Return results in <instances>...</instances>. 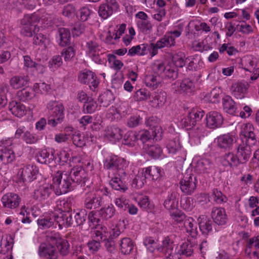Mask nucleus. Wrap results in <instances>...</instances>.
Instances as JSON below:
<instances>
[{
    "label": "nucleus",
    "mask_w": 259,
    "mask_h": 259,
    "mask_svg": "<svg viewBox=\"0 0 259 259\" xmlns=\"http://www.w3.org/2000/svg\"><path fill=\"white\" fill-rule=\"evenodd\" d=\"M193 49L197 52H203L212 49L211 46L207 43L206 39L195 40L192 44Z\"/></svg>",
    "instance_id": "nucleus-57"
},
{
    "label": "nucleus",
    "mask_w": 259,
    "mask_h": 259,
    "mask_svg": "<svg viewBox=\"0 0 259 259\" xmlns=\"http://www.w3.org/2000/svg\"><path fill=\"white\" fill-rule=\"evenodd\" d=\"M52 192V186L44 184L39 186L34 192V197L39 201L47 199Z\"/></svg>",
    "instance_id": "nucleus-36"
},
{
    "label": "nucleus",
    "mask_w": 259,
    "mask_h": 259,
    "mask_svg": "<svg viewBox=\"0 0 259 259\" xmlns=\"http://www.w3.org/2000/svg\"><path fill=\"white\" fill-rule=\"evenodd\" d=\"M84 205L88 209L97 208L100 204V201L94 194H90L86 197L84 200Z\"/></svg>",
    "instance_id": "nucleus-59"
},
{
    "label": "nucleus",
    "mask_w": 259,
    "mask_h": 259,
    "mask_svg": "<svg viewBox=\"0 0 259 259\" xmlns=\"http://www.w3.org/2000/svg\"><path fill=\"white\" fill-rule=\"evenodd\" d=\"M120 250L123 254H130L134 247L132 240L128 237L123 238L120 241Z\"/></svg>",
    "instance_id": "nucleus-54"
},
{
    "label": "nucleus",
    "mask_w": 259,
    "mask_h": 259,
    "mask_svg": "<svg viewBox=\"0 0 259 259\" xmlns=\"http://www.w3.org/2000/svg\"><path fill=\"white\" fill-rule=\"evenodd\" d=\"M137 137L138 142L140 143V150H141L148 145L147 142L152 138V135L149 131L144 130L137 133Z\"/></svg>",
    "instance_id": "nucleus-52"
},
{
    "label": "nucleus",
    "mask_w": 259,
    "mask_h": 259,
    "mask_svg": "<svg viewBox=\"0 0 259 259\" xmlns=\"http://www.w3.org/2000/svg\"><path fill=\"white\" fill-rule=\"evenodd\" d=\"M188 131L189 143L192 146H195L200 143L201 138L205 135V128L201 124L192 125L187 128Z\"/></svg>",
    "instance_id": "nucleus-14"
},
{
    "label": "nucleus",
    "mask_w": 259,
    "mask_h": 259,
    "mask_svg": "<svg viewBox=\"0 0 259 259\" xmlns=\"http://www.w3.org/2000/svg\"><path fill=\"white\" fill-rule=\"evenodd\" d=\"M151 94L150 92L147 89L142 88L135 92L133 98L136 101H146L147 100H149Z\"/></svg>",
    "instance_id": "nucleus-61"
},
{
    "label": "nucleus",
    "mask_w": 259,
    "mask_h": 259,
    "mask_svg": "<svg viewBox=\"0 0 259 259\" xmlns=\"http://www.w3.org/2000/svg\"><path fill=\"white\" fill-rule=\"evenodd\" d=\"M180 137L179 133H171L168 136V139L165 143L168 154L178 161L185 160L187 155L186 151L183 148L180 142Z\"/></svg>",
    "instance_id": "nucleus-3"
},
{
    "label": "nucleus",
    "mask_w": 259,
    "mask_h": 259,
    "mask_svg": "<svg viewBox=\"0 0 259 259\" xmlns=\"http://www.w3.org/2000/svg\"><path fill=\"white\" fill-rule=\"evenodd\" d=\"M184 226L186 231L192 237L196 236L198 234L196 223L191 217H188L184 220Z\"/></svg>",
    "instance_id": "nucleus-51"
},
{
    "label": "nucleus",
    "mask_w": 259,
    "mask_h": 259,
    "mask_svg": "<svg viewBox=\"0 0 259 259\" xmlns=\"http://www.w3.org/2000/svg\"><path fill=\"white\" fill-rule=\"evenodd\" d=\"M223 91L221 88H214L210 93L206 94L204 100L205 101L212 103H219L221 99V95L222 94Z\"/></svg>",
    "instance_id": "nucleus-50"
},
{
    "label": "nucleus",
    "mask_w": 259,
    "mask_h": 259,
    "mask_svg": "<svg viewBox=\"0 0 259 259\" xmlns=\"http://www.w3.org/2000/svg\"><path fill=\"white\" fill-rule=\"evenodd\" d=\"M204 114L205 112L202 109L193 108L189 112L187 116L182 120V122L186 128L199 124V122Z\"/></svg>",
    "instance_id": "nucleus-13"
},
{
    "label": "nucleus",
    "mask_w": 259,
    "mask_h": 259,
    "mask_svg": "<svg viewBox=\"0 0 259 259\" xmlns=\"http://www.w3.org/2000/svg\"><path fill=\"white\" fill-rule=\"evenodd\" d=\"M218 146L221 148H230L233 143V139L229 134H225L217 139Z\"/></svg>",
    "instance_id": "nucleus-58"
},
{
    "label": "nucleus",
    "mask_w": 259,
    "mask_h": 259,
    "mask_svg": "<svg viewBox=\"0 0 259 259\" xmlns=\"http://www.w3.org/2000/svg\"><path fill=\"white\" fill-rule=\"evenodd\" d=\"M115 211L116 210L114 206L110 204L102 207L98 211V213L102 219L107 221L111 219L115 215Z\"/></svg>",
    "instance_id": "nucleus-55"
},
{
    "label": "nucleus",
    "mask_w": 259,
    "mask_h": 259,
    "mask_svg": "<svg viewBox=\"0 0 259 259\" xmlns=\"http://www.w3.org/2000/svg\"><path fill=\"white\" fill-rule=\"evenodd\" d=\"M162 169L156 166H150L143 168L141 171L142 177L144 178H159L162 177Z\"/></svg>",
    "instance_id": "nucleus-47"
},
{
    "label": "nucleus",
    "mask_w": 259,
    "mask_h": 259,
    "mask_svg": "<svg viewBox=\"0 0 259 259\" xmlns=\"http://www.w3.org/2000/svg\"><path fill=\"white\" fill-rule=\"evenodd\" d=\"M221 162L226 167H234L241 163L237 155L232 152L225 154L221 158Z\"/></svg>",
    "instance_id": "nucleus-34"
},
{
    "label": "nucleus",
    "mask_w": 259,
    "mask_h": 259,
    "mask_svg": "<svg viewBox=\"0 0 259 259\" xmlns=\"http://www.w3.org/2000/svg\"><path fill=\"white\" fill-rule=\"evenodd\" d=\"M0 245V252L6 253L12 248V238L10 236H6L4 238L2 237V241Z\"/></svg>",
    "instance_id": "nucleus-63"
},
{
    "label": "nucleus",
    "mask_w": 259,
    "mask_h": 259,
    "mask_svg": "<svg viewBox=\"0 0 259 259\" xmlns=\"http://www.w3.org/2000/svg\"><path fill=\"white\" fill-rule=\"evenodd\" d=\"M94 137L91 134L86 133H81L79 132H75L72 136L73 143L77 147H82L86 144H90L93 142Z\"/></svg>",
    "instance_id": "nucleus-27"
},
{
    "label": "nucleus",
    "mask_w": 259,
    "mask_h": 259,
    "mask_svg": "<svg viewBox=\"0 0 259 259\" xmlns=\"http://www.w3.org/2000/svg\"><path fill=\"white\" fill-rule=\"evenodd\" d=\"M38 168L34 165H28L17 170V178H37L41 177Z\"/></svg>",
    "instance_id": "nucleus-20"
},
{
    "label": "nucleus",
    "mask_w": 259,
    "mask_h": 259,
    "mask_svg": "<svg viewBox=\"0 0 259 259\" xmlns=\"http://www.w3.org/2000/svg\"><path fill=\"white\" fill-rule=\"evenodd\" d=\"M119 5L116 0H106V3L102 4L98 9L99 16L105 20L118 11Z\"/></svg>",
    "instance_id": "nucleus-12"
},
{
    "label": "nucleus",
    "mask_w": 259,
    "mask_h": 259,
    "mask_svg": "<svg viewBox=\"0 0 259 259\" xmlns=\"http://www.w3.org/2000/svg\"><path fill=\"white\" fill-rule=\"evenodd\" d=\"M196 246L197 243L195 242H191L187 240L180 244L178 248L181 256L184 255L186 257H189L193 255L194 248Z\"/></svg>",
    "instance_id": "nucleus-35"
},
{
    "label": "nucleus",
    "mask_w": 259,
    "mask_h": 259,
    "mask_svg": "<svg viewBox=\"0 0 259 259\" xmlns=\"http://www.w3.org/2000/svg\"><path fill=\"white\" fill-rule=\"evenodd\" d=\"M123 143L130 147H134L137 152L140 151V143L138 142L136 132H127L124 135Z\"/></svg>",
    "instance_id": "nucleus-38"
},
{
    "label": "nucleus",
    "mask_w": 259,
    "mask_h": 259,
    "mask_svg": "<svg viewBox=\"0 0 259 259\" xmlns=\"http://www.w3.org/2000/svg\"><path fill=\"white\" fill-rule=\"evenodd\" d=\"M47 108L50 117H52L48 119V123L55 127L61 123L64 118V106L61 103L56 101H51L47 104Z\"/></svg>",
    "instance_id": "nucleus-4"
},
{
    "label": "nucleus",
    "mask_w": 259,
    "mask_h": 259,
    "mask_svg": "<svg viewBox=\"0 0 259 259\" xmlns=\"http://www.w3.org/2000/svg\"><path fill=\"white\" fill-rule=\"evenodd\" d=\"M29 80L27 76L15 75L11 78L9 83L12 88L18 90L26 87Z\"/></svg>",
    "instance_id": "nucleus-39"
},
{
    "label": "nucleus",
    "mask_w": 259,
    "mask_h": 259,
    "mask_svg": "<svg viewBox=\"0 0 259 259\" xmlns=\"http://www.w3.org/2000/svg\"><path fill=\"white\" fill-rule=\"evenodd\" d=\"M108 234L107 228L105 226H100L92 232V239L99 240L100 242L105 240Z\"/></svg>",
    "instance_id": "nucleus-60"
},
{
    "label": "nucleus",
    "mask_w": 259,
    "mask_h": 259,
    "mask_svg": "<svg viewBox=\"0 0 259 259\" xmlns=\"http://www.w3.org/2000/svg\"><path fill=\"white\" fill-rule=\"evenodd\" d=\"M143 150L144 152L155 159L162 158L163 156L162 150L158 145H149L148 144Z\"/></svg>",
    "instance_id": "nucleus-49"
},
{
    "label": "nucleus",
    "mask_w": 259,
    "mask_h": 259,
    "mask_svg": "<svg viewBox=\"0 0 259 259\" xmlns=\"http://www.w3.org/2000/svg\"><path fill=\"white\" fill-rule=\"evenodd\" d=\"M48 240L55 244L58 251L62 256L67 255L70 251V245L68 241L62 238L59 233H52L47 236Z\"/></svg>",
    "instance_id": "nucleus-9"
},
{
    "label": "nucleus",
    "mask_w": 259,
    "mask_h": 259,
    "mask_svg": "<svg viewBox=\"0 0 259 259\" xmlns=\"http://www.w3.org/2000/svg\"><path fill=\"white\" fill-rule=\"evenodd\" d=\"M115 97L113 93L111 91L107 90L99 96L98 101L101 106L106 107L112 103Z\"/></svg>",
    "instance_id": "nucleus-56"
},
{
    "label": "nucleus",
    "mask_w": 259,
    "mask_h": 259,
    "mask_svg": "<svg viewBox=\"0 0 259 259\" xmlns=\"http://www.w3.org/2000/svg\"><path fill=\"white\" fill-rule=\"evenodd\" d=\"M200 230L203 234H208L212 231L211 221L205 215H201L197 219Z\"/></svg>",
    "instance_id": "nucleus-44"
},
{
    "label": "nucleus",
    "mask_w": 259,
    "mask_h": 259,
    "mask_svg": "<svg viewBox=\"0 0 259 259\" xmlns=\"http://www.w3.org/2000/svg\"><path fill=\"white\" fill-rule=\"evenodd\" d=\"M223 107L224 111L232 115H237L239 111L237 105L230 96L227 95L223 98L222 99Z\"/></svg>",
    "instance_id": "nucleus-32"
},
{
    "label": "nucleus",
    "mask_w": 259,
    "mask_h": 259,
    "mask_svg": "<svg viewBox=\"0 0 259 259\" xmlns=\"http://www.w3.org/2000/svg\"><path fill=\"white\" fill-rule=\"evenodd\" d=\"M230 92L233 96L238 99L244 98L247 93V85L240 82L233 83L231 88Z\"/></svg>",
    "instance_id": "nucleus-31"
},
{
    "label": "nucleus",
    "mask_w": 259,
    "mask_h": 259,
    "mask_svg": "<svg viewBox=\"0 0 259 259\" xmlns=\"http://www.w3.org/2000/svg\"><path fill=\"white\" fill-rule=\"evenodd\" d=\"M166 100V93L162 90H158L151 94L148 104L152 108L160 109L164 106Z\"/></svg>",
    "instance_id": "nucleus-16"
},
{
    "label": "nucleus",
    "mask_w": 259,
    "mask_h": 259,
    "mask_svg": "<svg viewBox=\"0 0 259 259\" xmlns=\"http://www.w3.org/2000/svg\"><path fill=\"white\" fill-rule=\"evenodd\" d=\"M162 79L159 72L154 71L151 68V71L147 72L143 78V83L146 87L151 90H155L162 83Z\"/></svg>",
    "instance_id": "nucleus-15"
},
{
    "label": "nucleus",
    "mask_w": 259,
    "mask_h": 259,
    "mask_svg": "<svg viewBox=\"0 0 259 259\" xmlns=\"http://www.w3.org/2000/svg\"><path fill=\"white\" fill-rule=\"evenodd\" d=\"M57 41L61 47H65L69 45L70 39V32L65 28H60L56 36Z\"/></svg>",
    "instance_id": "nucleus-46"
},
{
    "label": "nucleus",
    "mask_w": 259,
    "mask_h": 259,
    "mask_svg": "<svg viewBox=\"0 0 259 259\" xmlns=\"http://www.w3.org/2000/svg\"><path fill=\"white\" fill-rule=\"evenodd\" d=\"M55 223V213L51 212L44 214L37 220V224L42 229H46L53 227Z\"/></svg>",
    "instance_id": "nucleus-33"
},
{
    "label": "nucleus",
    "mask_w": 259,
    "mask_h": 259,
    "mask_svg": "<svg viewBox=\"0 0 259 259\" xmlns=\"http://www.w3.org/2000/svg\"><path fill=\"white\" fill-rule=\"evenodd\" d=\"M17 98L21 101L26 102L32 99L35 96L30 90L23 89L17 93Z\"/></svg>",
    "instance_id": "nucleus-64"
},
{
    "label": "nucleus",
    "mask_w": 259,
    "mask_h": 259,
    "mask_svg": "<svg viewBox=\"0 0 259 259\" xmlns=\"http://www.w3.org/2000/svg\"><path fill=\"white\" fill-rule=\"evenodd\" d=\"M136 24L140 31L145 35H149L152 32L153 25L147 14L143 11L138 12L135 15Z\"/></svg>",
    "instance_id": "nucleus-10"
},
{
    "label": "nucleus",
    "mask_w": 259,
    "mask_h": 259,
    "mask_svg": "<svg viewBox=\"0 0 259 259\" xmlns=\"http://www.w3.org/2000/svg\"><path fill=\"white\" fill-rule=\"evenodd\" d=\"M210 215L213 222L217 225L223 226L227 224L228 217L224 208L213 207L211 209Z\"/></svg>",
    "instance_id": "nucleus-22"
},
{
    "label": "nucleus",
    "mask_w": 259,
    "mask_h": 259,
    "mask_svg": "<svg viewBox=\"0 0 259 259\" xmlns=\"http://www.w3.org/2000/svg\"><path fill=\"white\" fill-rule=\"evenodd\" d=\"M1 200L4 207L13 209L19 206L21 198L16 194L8 193L2 197Z\"/></svg>",
    "instance_id": "nucleus-28"
},
{
    "label": "nucleus",
    "mask_w": 259,
    "mask_h": 259,
    "mask_svg": "<svg viewBox=\"0 0 259 259\" xmlns=\"http://www.w3.org/2000/svg\"><path fill=\"white\" fill-rule=\"evenodd\" d=\"M212 164L207 158L195 156L189 167L186 169L185 178H196L202 173L207 172L212 167Z\"/></svg>",
    "instance_id": "nucleus-2"
},
{
    "label": "nucleus",
    "mask_w": 259,
    "mask_h": 259,
    "mask_svg": "<svg viewBox=\"0 0 259 259\" xmlns=\"http://www.w3.org/2000/svg\"><path fill=\"white\" fill-rule=\"evenodd\" d=\"M104 137L112 143H115L121 139L122 134L121 130L116 126L108 127L105 131Z\"/></svg>",
    "instance_id": "nucleus-37"
},
{
    "label": "nucleus",
    "mask_w": 259,
    "mask_h": 259,
    "mask_svg": "<svg viewBox=\"0 0 259 259\" xmlns=\"http://www.w3.org/2000/svg\"><path fill=\"white\" fill-rule=\"evenodd\" d=\"M43 17H45V16L40 14L39 12L25 15L21 21L22 25L21 33L27 37H32L34 34L33 39V44L46 49L51 44L50 38L41 33H36L39 30L36 23H41V24L45 23L44 22L45 18Z\"/></svg>",
    "instance_id": "nucleus-1"
},
{
    "label": "nucleus",
    "mask_w": 259,
    "mask_h": 259,
    "mask_svg": "<svg viewBox=\"0 0 259 259\" xmlns=\"http://www.w3.org/2000/svg\"><path fill=\"white\" fill-rule=\"evenodd\" d=\"M126 25L124 23L121 24L117 26L116 30L112 31L109 30L107 36L106 41L108 42L113 44V40H115L119 39L120 36L124 33L126 29Z\"/></svg>",
    "instance_id": "nucleus-43"
},
{
    "label": "nucleus",
    "mask_w": 259,
    "mask_h": 259,
    "mask_svg": "<svg viewBox=\"0 0 259 259\" xmlns=\"http://www.w3.org/2000/svg\"><path fill=\"white\" fill-rule=\"evenodd\" d=\"M148 53V44H141L132 47L127 52V55L130 56H144Z\"/></svg>",
    "instance_id": "nucleus-48"
},
{
    "label": "nucleus",
    "mask_w": 259,
    "mask_h": 259,
    "mask_svg": "<svg viewBox=\"0 0 259 259\" xmlns=\"http://www.w3.org/2000/svg\"><path fill=\"white\" fill-rule=\"evenodd\" d=\"M39 254L48 259H58V253L55 247L51 244H41L39 247Z\"/></svg>",
    "instance_id": "nucleus-29"
},
{
    "label": "nucleus",
    "mask_w": 259,
    "mask_h": 259,
    "mask_svg": "<svg viewBox=\"0 0 259 259\" xmlns=\"http://www.w3.org/2000/svg\"><path fill=\"white\" fill-rule=\"evenodd\" d=\"M119 162L120 160L116 156L110 153L104 161V167L109 170H120Z\"/></svg>",
    "instance_id": "nucleus-45"
},
{
    "label": "nucleus",
    "mask_w": 259,
    "mask_h": 259,
    "mask_svg": "<svg viewBox=\"0 0 259 259\" xmlns=\"http://www.w3.org/2000/svg\"><path fill=\"white\" fill-rule=\"evenodd\" d=\"M158 250L164 253L165 259H180L181 255L178 248L175 247L174 242L169 237L165 238L162 241Z\"/></svg>",
    "instance_id": "nucleus-8"
},
{
    "label": "nucleus",
    "mask_w": 259,
    "mask_h": 259,
    "mask_svg": "<svg viewBox=\"0 0 259 259\" xmlns=\"http://www.w3.org/2000/svg\"><path fill=\"white\" fill-rule=\"evenodd\" d=\"M54 153L53 149H39L36 152L35 159L41 164H50L54 161Z\"/></svg>",
    "instance_id": "nucleus-21"
},
{
    "label": "nucleus",
    "mask_w": 259,
    "mask_h": 259,
    "mask_svg": "<svg viewBox=\"0 0 259 259\" xmlns=\"http://www.w3.org/2000/svg\"><path fill=\"white\" fill-rule=\"evenodd\" d=\"M251 145L248 142L241 141L237 148V155L241 163L247 162L251 154Z\"/></svg>",
    "instance_id": "nucleus-23"
},
{
    "label": "nucleus",
    "mask_w": 259,
    "mask_h": 259,
    "mask_svg": "<svg viewBox=\"0 0 259 259\" xmlns=\"http://www.w3.org/2000/svg\"><path fill=\"white\" fill-rule=\"evenodd\" d=\"M186 59L189 62L188 69L190 70L197 71L204 66L203 61L199 55L190 56Z\"/></svg>",
    "instance_id": "nucleus-40"
},
{
    "label": "nucleus",
    "mask_w": 259,
    "mask_h": 259,
    "mask_svg": "<svg viewBox=\"0 0 259 259\" xmlns=\"http://www.w3.org/2000/svg\"><path fill=\"white\" fill-rule=\"evenodd\" d=\"M240 137L242 141L245 140L251 145H255L256 139L254 132V127L250 123H244L241 125Z\"/></svg>",
    "instance_id": "nucleus-17"
},
{
    "label": "nucleus",
    "mask_w": 259,
    "mask_h": 259,
    "mask_svg": "<svg viewBox=\"0 0 259 259\" xmlns=\"http://www.w3.org/2000/svg\"><path fill=\"white\" fill-rule=\"evenodd\" d=\"M70 155H72V151L69 148H64L57 153V156H54V163L59 165H67L71 167Z\"/></svg>",
    "instance_id": "nucleus-24"
},
{
    "label": "nucleus",
    "mask_w": 259,
    "mask_h": 259,
    "mask_svg": "<svg viewBox=\"0 0 259 259\" xmlns=\"http://www.w3.org/2000/svg\"><path fill=\"white\" fill-rule=\"evenodd\" d=\"M197 183V179H182L180 188L183 193L190 195L196 189Z\"/></svg>",
    "instance_id": "nucleus-42"
},
{
    "label": "nucleus",
    "mask_w": 259,
    "mask_h": 259,
    "mask_svg": "<svg viewBox=\"0 0 259 259\" xmlns=\"http://www.w3.org/2000/svg\"><path fill=\"white\" fill-rule=\"evenodd\" d=\"M185 63V55L184 53L179 52L172 56V61L170 63L177 68L184 66Z\"/></svg>",
    "instance_id": "nucleus-62"
},
{
    "label": "nucleus",
    "mask_w": 259,
    "mask_h": 259,
    "mask_svg": "<svg viewBox=\"0 0 259 259\" xmlns=\"http://www.w3.org/2000/svg\"><path fill=\"white\" fill-rule=\"evenodd\" d=\"M240 66L245 71L254 72L259 69V59L252 55L245 56L241 59Z\"/></svg>",
    "instance_id": "nucleus-19"
},
{
    "label": "nucleus",
    "mask_w": 259,
    "mask_h": 259,
    "mask_svg": "<svg viewBox=\"0 0 259 259\" xmlns=\"http://www.w3.org/2000/svg\"><path fill=\"white\" fill-rule=\"evenodd\" d=\"M152 70L157 71L162 78L175 79L178 76L177 69L170 63L165 65L161 60H155L151 66Z\"/></svg>",
    "instance_id": "nucleus-6"
},
{
    "label": "nucleus",
    "mask_w": 259,
    "mask_h": 259,
    "mask_svg": "<svg viewBox=\"0 0 259 259\" xmlns=\"http://www.w3.org/2000/svg\"><path fill=\"white\" fill-rule=\"evenodd\" d=\"M78 79L80 83L89 85L90 89L94 92L96 91L99 83L96 74L87 69H84L79 73Z\"/></svg>",
    "instance_id": "nucleus-11"
},
{
    "label": "nucleus",
    "mask_w": 259,
    "mask_h": 259,
    "mask_svg": "<svg viewBox=\"0 0 259 259\" xmlns=\"http://www.w3.org/2000/svg\"><path fill=\"white\" fill-rule=\"evenodd\" d=\"M206 125L209 128H216L220 127L223 122L222 115L217 111L208 113L205 117Z\"/></svg>",
    "instance_id": "nucleus-25"
},
{
    "label": "nucleus",
    "mask_w": 259,
    "mask_h": 259,
    "mask_svg": "<svg viewBox=\"0 0 259 259\" xmlns=\"http://www.w3.org/2000/svg\"><path fill=\"white\" fill-rule=\"evenodd\" d=\"M9 108L12 114L18 117H21L25 115L27 110L24 105L20 102L15 101L11 102Z\"/></svg>",
    "instance_id": "nucleus-41"
},
{
    "label": "nucleus",
    "mask_w": 259,
    "mask_h": 259,
    "mask_svg": "<svg viewBox=\"0 0 259 259\" xmlns=\"http://www.w3.org/2000/svg\"><path fill=\"white\" fill-rule=\"evenodd\" d=\"M85 170L82 166H74L71 171H65L62 170H57L56 174L53 178H72L74 177H80V178H86L85 176Z\"/></svg>",
    "instance_id": "nucleus-26"
},
{
    "label": "nucleus",
    "mask_w": 259,
    "mask_h": 259,
    "mask_svg": "<svg viewBox=\"0 0 259 259\" xmlns=\"http://www.w3.org/2000/svg\"><path fill=\"white\" fill-rule=\"evenodd\" d=\"M72 182L75 183L74 179H55L53 188L56 194L60 195L71 191L73 187Z\"/></svg>",
    "instance_id": "nucleus-18"
},
{
    "label": "nucleus",
    "mask_w": 259,
    "mask_h": 259,
    "mask_svg": "<svg viewBox=\"0 0 259 259\" xmlns=\"http://www.w3.org/2000/svg\"><path fill=\"white\" fill-rule=\"evenodd\" d=\"M124 109L125 106L123 104L120 105L115 104L108 109L107 116L111 120H117L126 113Z\"/></svg>",
    "instance_id": "nucleus-30"
},
{
    "label": "nucleus",
    "mask_w": 259,
    "mask_h": 259,
    "mask_svg": "<svg viewBox=\"0 0 259 259\" xmlns=\"http://www.w3.org/2000/svg\"><path fill=\"white\" fill-rule=\"evenodd\" d=\"M86 55L96 63L102 64L105 61L102 47L95 40H90L86 42L85 47Z\"/></svg>",
    "instance_id": "nucleus-7"
},
{
    "label": "nucleus",
    "mask_w": 259,
    "mask_h": 259,
    "mask_svg": "<svg viewBox=\"0 0 259 259\" xmlns=\"http://www.w3.org/2000/svg\"><path fill=\"white\" fill-rule=\"evenodd\" d=\"M178 194L175 191L168 194L166 199L164 202V207L168 210L176 209L178 205Z\"/></svg>",
    "instance_id": "nucleus-53"
},
{
    "label": "nucleus",
    "mask_w": 259,
    "mask_h": 259,
    "mask_svg": "<svg viewBox=\"0 0 259 259\" xmlns=\"http://www.w3.org/2000/svg\"><path fill=\"white\" fill-rule=\"evenodd\" d=\"M13 138H5L0 140V162L8 164L15 159V154L13 149Z\"/></svg>",
    "instance_id": "nucleus-5"
}]
</instances>
